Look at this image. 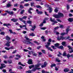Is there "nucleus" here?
<instances>
[{
    "label": "nucleus",
    "mask_w": 73,
    "mask_h": 73,
    "mask_svg": "<svg viewBox=\"0 0 73 73\" xmlns=\"http://www.w3.org/2000/svg\"><path fill=\"white\" fill-rule=\"evenodd\" d=\"M23 43H24V44H25L28 45H30V44H31V46L35 45L34 43H32L31 42L28 40H23Z\"/></svg>",
    "instance_id": "obj_1"
},
{
    "label": "nucleus",
    "mask_w": 73,
    "mask_h": 73,
    "mask_svg": "<svg viewBox=\"0 0 73 73\" xmlns=\"http://www.w3.org/2000/svg\"><path fill=\"white\" fill-rule=\"evenodd\" d=\"M60 45V44L58 43H56L55 44H54V46H51V47L53 49H57V48H58V47H59V46Z\"/></svg>",
    "instance_id": "obj_2"
},
{
    "label": "nucleus",
    "mask_w": 73,
    "mask_h": 73,
    "mask_svg": "<svg viewBox=\"0 0 73 73\" xmlns=\"http://www.w3.org/2000/svg\"><path fill=\"white\" fill-rule=\"evenodd\" d=\"M50 42H47V45H46L45 46L46 48H47L48 50H49L50 51H53V49H52L50 47H49V46L50 45L51 43H50Z\"/></svg>",
    "instance_id": "obj_3"
},
{
    "label": "nucleus",
    "mask_w": 73,
    "mask_h": 73,
    "mask_svg": "<svg viewBox=\"0 0 73 73\" xmlns=\"http://www.w3.org/2000/svg\"><path fill=\"white\" fill-rule=\"evenodd\" d=\"M65 38H66V37H64L62 36H58L57 37V40L59 41H60V40H65Z\"/></svg>",
    "instance_id": "obj_4"
},
{
    "label": "nucleus",
    "mask_w": 73,
    "mask_h": 73,
    "mask_svg": "<svg viewBox=\"0 0 73 73\" xmlns=\"http://www.w3.org/2000/svg\"><path fill=\"white\" fill-rule=\"evenodd\" d=\"M5 12H6L9 15H13L14 14V12L12 11H11L6 10L5 11Z\"/></svg>",
    "instance_id": "obj_5"
},
{
    "label": "nucleus",
    "mask_w": 73,
    "mask_h": 73,
    "mask_svg": "<svg viewBox=\"0 0 73 73\" xmlns=\"http://www.w3.org/2000/svg\"><path fill=\"white\" fill-rule=\"evenodd\" d=\"M58 16H59V18H61V17H64V14L60 12H59L58 13Z\"/></svg>",
    "instance_id": "obj_6"
},
{
    "label": "nucleus",
    "mask_w": 73,
    "mask_h": 73,
    "mask_svg": "<svg viewBox=\"0 0 73 73\" xmlns=\"http://www.w3.org/2000/svg\"><path fill=\"white\" fill-rule=\"evenodd\" d=\"M27 63L29 65H32L33 64V62L32 61V60L31 59H30L29 60Z\"/></svg>",
    "instance_id": "obj_7"
},
{
    "label": "nucleus",
    "mask_w": 73,
    "mask_h": 73,
    "mask_svg": "<svg viewBox=\"0 0 73 73\" xmlns=\"http://www.w3.org/2000/svg\"><path fill=\"white\" fill-rule=\"evenodd\" d=\"M55 20V19L54 18L53 19H53L52 18H50V20L51 22L54 23H58V22H57L56 21H54Z\"/></svg>",
    "instance_id": "obj_8"
},
{
    "label": "nucleus",
    "mask_w": 73,
    "mask_h": 73,
    "mask_svg": "<svg viewBox=\"0 0 73 73\" xmlns=\"http://www.w3.org/2000/svg\"><path fill=\"white\" fill-rule=\"evenodd\" d=\"M67 58H68V59H69V57H71V58H73V54H71L70 55L69 54H68L66 56Z\"/></svg>",
    "instance_id": "obj_9"
},
{
    "label": "nucleus",
    "mask_w": 73,
    "mask_h": 73,
    "mask_svg": "<svg viewBox=\"0 0 73 73\" xmlns=\"http://www.w3.org/2000/svg\"><path fill=\"white\" fill-rule=\"evenodd\" d=\"M19 19V20H20V21H22V22H23L24 24H27V23H26V21L23 20V18H20Z\"/></svg>",
    "instance_id": "obj_10"
},
{
    "label": "nucleus",
    "mask_w": 73,
    "mask_h": 73,
    "mask_svg": "<svg viewBox=\"0 0 73 73\" xmlns=\"http://www.w3.org/2000/svg\"><path fill=\"white\" fill-rule=\"evenodd\" d=\"M53 17H54L56 19H59V17L58 16V14H53Z\"/></svg>",
    "instance_id": "obj_11"
},
{
    "label": "nucleus",
    "mask_w": 73,
    "mask_h": 73,
    "mask_svg": "<svg viewBox=\"0 0 73 73\" xmlns=\"http://www.w3.org/2000/svg\"><path fill=\"white\" fill-rule=\"evenodd\" d=\"M31 53H32V54H33V56H36H36H37V54H35L34 53H35V52L34 51H31Z\"/></svg>",
    "instance_id": "obj_12"
},
{
    "label": "nucleus",
    "mask_w": 73,
    "mask_h": 73,
    "mask_svg": "<svg viewBox=\"0 0 73 73\" xmlns=\"http://www.w3.org/2000/svg\"><path fill=\"white\" fill-rule=\"evenodd\" d=\"M11 21H13V23H15L16 22H17V21L18 20V19H16L13 18V19H11Z\"/></svg>",
    "instance_id": "obj_13"
},
{
    "label": "nucleus",
    "mask_w": 73,
    "mask_h": 73,
    "mask_svg": "<svg viewBox=\"0 0 73 73\" xmlns=\"http://www.w3.org/2000/svg\"><path fill=\"white\" fill-rule=\"evenodd\" d=\"M32 28L33 29H31V31H33V32H34L35 30V28H36V26L35 25H34L33 27L32 26Z\"/></svg>",
    "instance_id": "obj_14"
},
{
    "label": "nucleus",
    "mask_w": 73,
    "mask_h": 73,
    "mask_svg": "<svg viewBox=\"0 0 73 73\" xmlns=\"http://www.w3.org/2000/svg\"><path fill=\"white\" fill-rule=\"evenodd\" d=\"M68 21H69V22L72 23L73 21V18H70L68 19Z\"/></svg>",
    "instance_id": "obj_15"
},
{
    "label": "nucleus",
    "mask_w": 73,
    "mask_h": 73,
    "mask_svg": "<svg viewBox=\"0 0 73 73\" xmlns=\"http://www.w3.org/2000/svg\"><path fill=\"white\" fill-rule=\"evenodd\" d=\"M66 42L65 41H63L62 42V45L63 46H66Z\"/></svg>",
    "instance_id": "obj_16"
},
{
    "label": "nucleus",
    "mask_w": 73,
    "mask_h": 73,
    "mask_svg": "<svg viewBox=\"0 0 73 73\" xmlns=\"http://www.w3.org/2000/svg\"><path fill=\"white\" fill-rule=\"evenodd\" d=\"M69 71V69L68 68H65L64 69V72H68Z\"/></svg>",
    "instance_id": "obj_17"
},
{
    "label": "nucleus",
    "mask_w": 73,
    "mask_h": 73,
    "mask_svg": "<svg viewBox=\"0 0 73 73\" xmlns=\"http://www.w3.org/2000/svg\"><path fill=\"white\" fill-rule=\"evenodd\" d=\"M36 7L37 8H40V9H42V8L40 5H36Z\"/></svg>",
    "instance_id": "obj_18"
},
{
    "label": "nucleus",
    "mask_w": 73,
    "mask_h": 73,
    "mask_svg": "<svg viewBox=\"0 0 73 73\" xmlns=\"http://www.w3.org/2000/svg\"><path fill=\"white\" fill-rule=\"evenodd\" d=\"M66 35H68V33H69V28H67L66 30Z\"/></svg>",
    "instance_id": "obj_19"
},
{
    "label": "nucleus",
    "mask_w": 73,
    "mask_h": 73,
    "mask_svg": "<svg viewBox=\"0 0 73 73\" xmlns=\"http://www.w3.org/2000/svg\"><path fill=\"white\" fill-rule=\"evenodd\" d=\"M37 13L38 14V15H42V13H43V12L42 11H38V12H37Z\"/></svg>",
    "instance_id": "obj_20"
},
{
    "label": "nucleus",
    "mask_w": 73,
    "mask_h": 73,
    "mask_svg": "<svg viewBox=\"0 0 73 73\" xmlns=\"http://www.w3.org/2000/svg\"><path fill=\"white\" fill-rule=\"evenodd\" d=\"M52 11H53L52 8L51 7H49V13H51L52 12Z\"/></svg>",
    "instance_id": "obj_21"
},
{
    "label": "nucleus",
    "mask_w": 73,
    "mask_h": 73,
    "mask_svg": "<svg viewBox=\"0 0 73 73\" xmlns=\"http://www.w3.org/2000/svg\"><path fill=\"white\" fill-rule=\"evenodd\" d=\"M58 49H64V48L62 46H59L58 47Z\"/></svg>",
    "instance_id": "obj_22"
},
{
    "label": "nucleus",
    "mask_w": 73,
    "mask_h": 73,
    "mask_svg": "<svg viewBox=\"0 0 73 73\" xmlns=\"http://www.w3.org/2000/svg\"><path fill=\"white\" fill-rule=\"evenodd\" d=\"M34 67H35V65H31L29 66V68L30 69H31L32 68H34Z\"/></svg>",
    "instance_id": "obj_23"
},
{
    "label": "nucleus",
    "mask_w": 73,
    "mask_h": 73,
    "mask_svg": "<svg viewBox=\"0 0 73 73\" xmlns=\"http://www.w3.org/2000/svg\"><path fill=\"white\" fill-rule=\"evenodd\" d=\"M6 40H9L11 39V38L8 35L6 36Z\"/></svg>",
    "instance_id": "obj_24"
},
{
    "label": "nucleus",
    "mask_w": 73,
    "mask_h": 73,
    "mask_svg": "<svg viewBox=\"0 0 73 73\" xmlns=\"http://www.w3.org/2000/svg\"><path fill=\"white\" fill-rule=\"evenodd\" d=\"M56 66V64L54 63L53 64H51V65L50 66V67L51 68H53V67Z\"/></svg>",
    "instance_id": "obj_25"
},
{
    "label": "nucleus",
    "mask_w": 73,
    "mask_h": 73,
    "mask_svg": "<svg viewBox=\"0 0 73 73\" xmlns=\"http://www.w3.org/2000/svg\"><path fill=\"white\" fill-rule=\"evenodd\" d=\"M8 62L9 64H12V60H11L9 59L8 60Z\"/></svg>",
    "instance_id": "obj_26"
},
{
    "label": "nucleus",
    "mask_w": 73,
    "mask_h": 73,
    "mask_svg": "<svg viewBox=\"0 0 73 73\" xmlns=\"http://www.w3.org/2000/svg\"><path fill=\"white\" fill-rule=\"evenodd\" d=\"M11 6H12V5H11L10 3H8L7 5V7H8V8H9V7H11Z\"/></svg>",
    "instance_id": "obj_27"
},
{
    "label": "nucleus",
    "mask_w": 73,
    "mask_h": 73,
    "mask_svg": "<svg viewBox=\"0 0 73 73\" xmlns=\"http://www.w3.org/2000/svg\"><path fill=\"white\" fill-rule=\"evenodd\" d=\"M12 69H10L9 70V72H10V73H16L15 72H12Z\"/></svg>",
    "instance_id": "obj_28"
},
{
    "label": "nucleus",
    "mask_w": 73,
    "mask_h": 73,
    "mask_svg": "<svg viewBox=\"0 0 73 73\" xmlns=\"http://www.w3.org/2000/svg\"><path fill=\"white\" fill-rule=\"evenodd\" d=\"M24 11H25V10H22L20 13V14L21 15H23V13L24 12Z\"/></svg>",
    "instance_id": "obj_29"
},
{
    "label": "nucleus",
    "mask_w": 73,
    "mask_h": 73,
    "mask_svg": "<svg viewBox=\"0 0 73 73\" xmlns=\"http://www.w3.org/2000/svg\"><path fill=\"white\" fill-rule=\"evenodd\" d=\"M18 65H21V66H25V65L22 64L21 62H19L18 63Z\"/></svg>",
    "instance_id": "obj_30"
},
{
    "label": "nucleus",
    "mask_w": 73,
    "mask_h": 73,
    "mask_svg": "<svg viewBox=\"0 0 73 73\" xmlns=\"http://www.w3.org/2000/svg\"><path fill=\"white\" fill-rule=\"evenodd\" d=\"M57 9H58V8H57V7H56V8L54 10V11L55 12V13H57L58 12V10Z\"/></svg>",
    "instance_id": "obj_31"
},
{
    "label": "nucleus",
    "mask_w": 73,
    "mask_h": 73,
    "mask_svg": "<svg viewBox=\"0 0 73 73\" xmlns=\"http://www.w3.org/2000/svg\"><path fill=\"white\" fill-rule=\"evenodd\" d=\"M30 36H35V34L33 33H31L30 34Z\"/></svg>",
    "instance_id": "obj_32"
},
{
    "label": "nucleus",
    "mask_w": 73,
    "mask_h": 73,
    "mask_svg": "<svg viewBox=\"0 0 73 73\" xmlns=\"http://www.w3.org/2000/svg\"><path fill=\"white\" fill-rule=\"evenodd\" d=\"M27 23L28 24H32V21H27Z\"/></svg>",
    "instance_id": "obj_33"
},
{
    "label": "nucleus",
    "mask_w": 73,
    "mask_h": 73,
    "mask_svg": "<svg viewBox=\"0 0 73 73\" xmlns=\"http://www.w3.org/2000/svg\"><path fill=\"white\" fill-rule=\"evenodd\" d=\"M64 26L63 25H60L59 26V28H61V29H63V28H64Z\"/></svg>",
    "instance_id": "obj_34"
},
{
    "label": "nucleus",
    "mask_w": 73,
    "mask_h": 73,
    "mask_svg": "<svg viewBox=\"0 0 73 73\" xmlns=\"http://www.w3.org/2000/svg\"><path fill=\"white\" fill-rule=\"evenodd\" d=\"M36 68H33L31 70V71L32 72H35L36 70Z\"/></svg>",
    "instance_id": "obj_35"
},
{
    "label": "nucleus",
    "mask_w": 73,
    "mask_h": 73,
    "mask_svg": "<svg viewBox=\"0 0 73 73\" xmlns=\"http://www.w3.org/2000/svg\"><path fill=\"white\" fill-rule=\"evenodd\" d=\"M68 48L69 49H71V50H72L73 49V48L72 47H71L70 46H68Z\"/></svg>",
    "instance_id": "obj_36"
},
{
    "label": "nucleus",
    "mask_w": 73,
    "mask_h": 73,
    "mask_svg": "<svg viewBox=\"0 0 73 73\" xmlns=\"http://www.w3.org/2000/svg\"><path fill=\"white\" fill-rule=\"evenodd\" d=\"M56 61L58 62H60V61H61V60H59V59L58 58H56Z\"/></svg>",
    "instance_id": "obj_37"
},
{
    "label": "nucleus",
    "mask_w": 73,
    "mask_h": 73,
    "mask_svg": "<svg viewBox=\"0 0 73 73\" xmlns=\"http://www.w3.org/2000/svg\"><path fill=\"white\" fill-rule=\"evenodd\" d=\"M25 37L26 38V39L27 40H28V41H32V39H29V38H27V36H25Z\"/></svg>",
    "instance_id": "obj_38"
},
{
    "label": "nucleus",
    "mask_w": 73,
    "mask_h": 73,
    "mask_svg": "<svg viewBox=\"0 0 73 73\" xmlns=\"http://www.w3.org/2000/svg\"><path fill=\"white\" fill-rule=\"evenodd\" d=\"M19 8H21V9H23V8H24V7L23 6V5H20L19 6Z\"/></svg>",
    "instance_id": "obj_39"
},
{
    "label": "nucleus",
    "mask_w": 73,
    "mask_h": 73,
    "mask_svg": "<svg viewBox=\"0 0 73 73\" xmlns=\"http://www.w3.org/2000/svg\"><path fill=\"white\" fill-rule=\"evenodd\" d=\"M6 45L8 47H9V46H10V44H9L8 42H7L6 44Z\"/></svg>",
    "instance_id": "obj_40"
},
{
    "label": "nucleus",
    "mask_w": 73,
    "mask_h": 73,
    "mask_svg": "<svg viewBox=\"0 0 73 73\" xmlns=\"http://www.w3.org/2000/svg\"><path fill=\"white\" fill-rule=\"evenodd\" d=\"M5 49H6V50H10L9 48L7 47H5Z\"/></svg>",
    "instance_id": "obj_41"
},
{
    "label": "nucleus",
    "mask_w": 73,
    "mask_h": 73,
    "mask_svg": "<svg viewBox=\"0 0 73 73\" xmlns=\"http://www.w3.org/2000/svg\"><path fill=\"white\" fill-rule=\"evenodd\" d=\"M66 35V33H62L60 34V35L61 36H64V35Z\"/></svg>",
    "instance_id": "obj_42"
},
{
    "label": "nucleus",
    "mask_w": 73,
    "mask_h": 73,
    "mask_svg": "<svg viewBox=\"0 0 73 73\" xmlns=\"http://www.w3.org/2000/svg\"><path fill=\"white\" fill-rule=\"evenodd\" d=\"M67 55H66V52H64L63 56H64V57H66Z\"/></svg>",
    "instance_id": "obj_43"
},
{
    "label": "nucleus",
    "mask_w": 73,
    "mask_h": 73,
    "mask_svg": "<svg viewBox=\"0 0 73 73\" xmlns=\"http://www.w3.org/2000/svg\"><path fill=\"white\" fill-rule=\"evenodd\" d=\"M44 66H45V67H46V65H48V63H46V62H45L44 63Z\"/></svg>",
    "instance_id": "obj_44"
},
{
    "label": "nucleus",
    "mask_w": 73,
    "mask_h": 73,
    "mask_svg": "<svg viewBox=\"0 0 73 73\" xmlns=\"http://www.w3.org/2000/svg\"><path fill=\"white\" fill-rule=\"evenodd\" d=\"M42 30H45L46 29V28L45 27H43L40 28Z\"/></svg>",
    "instance_id": "obj_45"
},
{
    "label": "nucleus",
    "mask_w": 73,
    "mask_h": 73,
    "mask_svg": "<svg viewBox=\"0 0 73 73\" xmlns=\"http://www.w3.org/2000/svg\"><path fill=\"white\" fill-rule=\"evenodd\" d=\"M29 3H26L24 5V6L25 7H28V6H29Z\"/></svg>",
    "instance_id": "obj_46"
},
{
    "label": "nucleus",
    "mask_w": 73,
    "mask_h": 73,
    "mask_svg": "<svg viewBox=\"0 0 73 73\" xmlns=\"http://www.w3.org/2000/svg\"><path fill=\"white\" fill-rule=\"evenodd\" d=\"M56 21H57L58 22H60V23H62V21L59 19H57Z\"/></svg>",
    "instance_id": "obj_47"
},
{
    "label": "nucleus",
    "mask_w": 73,
    "mask_h": 73,
    "mask_svg": "<svg viewBox=\"0 0 73 73\" xmlns=\"http://www.w3.org/2000/svg\"><path fill=\"white\" fill-rule=\"evenodd\" d=\"M59 28V27L58 26H57L55 27L54 28V29H55L56 30H57V29H58Z\"/></svg>",
    "instance_id": "obj_48"
},
{
    "label": "nucleus",
    "mask_w": 73,
    "mask_h": 73,
    "mask_svg": "<svg viewBox=\"0 0 73 73\" xmlns=\"http://www.w3.org/2000/svg\"><path fill=\"white\" fill-rule=\"evenodd\" d=\"M8 26H10V27H11V25L10 24V23H8L7 24V27L8 28H9V27H8Z\"/></svg>",
    "instance_id": "obj_49"
},
{
    "label": "nucleus",
    "mask_w": 73,
    "mask_h": 73,
    "mask_svg": "<svg viewBox=\"0 0 73 73\" xmlns=\"http://www.w3.org/2000/svg\"><path fill=\"white\" fill-rule=\"evenodd\" d=\"M27 18V17L26 16H24L23 17V19L24 20H25Z\"/></svg>",
    "instance_id": "obj_50"
},
{
    "label": "nucleus",
    "mask_w": 73,
    "mask_h": 73,
    "mask_svg": "<svg viewBox=\"0 0 73 73\" xmlns=\"http://www.w3.org/2000/svg\"><path fill=\"white\" fill-rule=\"evenodd\" d=\"M18 69H23V67L21 66H19L18 67Z\"/></svg>",
    "instance_id": "obj_51"
},
{
    "label": "nucleus",
    "mask_w": 73,
    "mask_h": 73,
    "mask_svg": "<svg viewBox=\"0 0 73 73\" xmlns=\"http://www.w3.org/2000/svg\"><path fill=\"white\" fill-rule=\"evenodd\" d=\"M33 42H34V43H35V44H37V45H39V43H38L36 41H34Z\"/></svg>",
    "instance_id": "obj_52"
},
{
    "label": "nucleus",
    "mask_w": 73,
    "mask_h": 73,
    "mask_svg": "<svg viewBox=\"0 0 73 73\" xmlns=\"http://www.w3.org/2000/svg\"><path fill=\"white\" fill-rule=\"evenodd\" d=\"M9 31L10 32V33L11 34L13 33V31H12V30L10 29V30H9Z\"/></svg>",
    "instance_id": "obj_53"
},
{
    "label": "nucleus",
    "mask_w": 73,
    "mask_h": 73,
    "mask_svg": "<svg viewBox=\"0 0 73 73\" xmlns=\"http://www.w3.org/2000/svg\"><path fill=\"white\" fill-rule=\"evenodd\" d=\"M35 68H38V67H40L38 64L35 65Z\"/></svg>",
    "instance_id": "obj_54"
},
{
    "label": "nucleus",
    "mask_w": 73,
    "mask_h": 73,
    "mask_svg": "<svg viewBox=\"0 0 73 73\" xmlns=\"http://www.w3.org/2000/svg\"><path fill=\"white\" fill-rule=\"evenodd\" d=\"M48 42H52V39L50 38H49L48 40Z\"/></svg>",
    "instance_id": "obj_55"
},
{
    "label": "nucleus",
    "mask_w": 73,
    "mask_h": 73,
    "mask_svg": "<svg viewBox=\"0 0 73 73\" xmlns=\"http://www.w3.org/2000/svg\"><path fill=\"white\" fill-rule=\"evenodd\" d=\"M23 51H24V52H29V50H27L26 49H23Z\"/></svg>",
    "instance_id": "obj_56"
},
{
    "label": "nucleus",
    "mask_w": 73,
    "mask_h": 73,
    "mask_svg": "<svg viewBox=\"0 0 73 73\" xmlns=\"http://www.w3.org/2000/svg\"><path fill=\"white\" fill-rule=\"evenodd\" d=\"M4 57L5 59H7V58H8V57L7 56V55H5L4 56Z\"/></svg>",
    "instance_id": "obj_57"
},
{
    "label": "nucleus",
    "mask_w": 73,
    "mask_h": 73,
    "mask_svg": "<svg viewBox=\"0 0 73 73\" xmlns=\"http://www.w3.org/2000/svg\"><path fill=\"white\" fill-rule=\"evenodd\" d=\"M46 72L44 70H42V73H46Z\"/></svg>",
    "instance_id": "obj_58"
},
{
    "label": "nucleus",
    "mask_w": 73,
    "mask_h": 73,
    "mask_svg": "<svg viewBox=\"0 0 73 73\" xmlns=\"http://www.w3.org/2000/svg\"><path fill=\"white\" fill-rule=\"evenodd\" d=\"M19 6V5H18V4L16 3L14 5V7H18Z\"/></svg>",
    "instance_id": "obj_59"
},
{
    "label": "nucleus",
    "mask_w": 73,
    "mask_h": 73,
    "mask_svg": "<svg viewBox=\"0 0 73 73\" xmlns=\"http://www.w3.org/2000/svg\"><path fill=\"white\" fill-rule=\"evenodd\" d=\"M42 52L43 53H44V54L45 53V50H42Z\"/></svg>",
    "instance_id": "obj_60"
},
{
    "label": "nucleus",
    "mask_w": 73,
    "mask_h": 73,
    "mask_svg": "<svg viewBox=\"0 0 73 73\" xmlns=\"http://www.w3.org/2000/svg\"><path fill=\"white\" fill-rule=\"evenodd\" d=\"M69 5H67V10H68L69 9Z\"/></svg>",
    "instance_id": "obj_61"
},
{
    "label": "nucleus",
    "mask_w": 73,
    "mask_h": 73,
    "mask_svg": "<svg viewBox=\"0 0 73 73\" xmlns=\"http://www.w3.org/2000/svg\"><path fill=\"white\" fill-rule=\"evenodd\" d=\"M17 50H15L14 51H13L12 52V53L13 54H15V53H16Z\"/></svg>",
    "instance_id": "obj_62"
},
{
    "label": "nucleus",
    "mask_w": 73,
    "mask_h": 73,
    "mask_svg": "<svg viewBox=\"0 0 73 73\" xmlns=\"http://www.w3.org/2000/svg\"><path fill=\"white\" fill-rule=\"evenodd\" d=\"M44 25V24L43 23H41L40 25H39L40 27H42V26H43V25Z\"/></svg>",
    "instance_id": "obj_63"
},
{
    "label": "nucleus",
    "mask_w": 73,
    "mask_h": 73,
    "mask_svg": "<svg viewBox=\"0 0 73 73\" xmlns=\"http://www.w3.org/2000/svg\"><path fill=\"white\" fill-rule=\"evenodd\" d=\"M43 23L45 24V23H46V21L44 19L43 21Z\"/></svg>",
    "instance_id": "obj_64"
}]
</instances>
